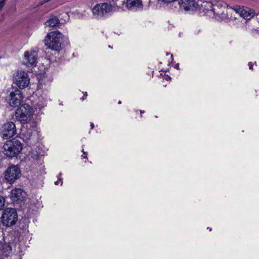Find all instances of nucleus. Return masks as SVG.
Returning a JSON list of instances; mask_svg holds the SVG:
<instances>
[{
    "label": "nucleus",
    "mask_w": 259,
    "mask_h": 259,
    "mask_svg": "<svg viewBox=\"0 0 259 259\" xmlns=\"http://www.w3.org/2000/svg\"><path fill=\"white\" fill-rule=\"evenodd\" d=\"M58 180L55 182V184L56 185H59V183H60L61 185H62L63 184V181L62 179V173L60 172L59 174L57 176Z\"/></svg>",
    "instance_id": "obj_22"
},
{
    "label": "nucleus",
    "mask_w": 259,
    "mask_h": 259,
    "mask_svg": "<svg viewBox=\"0 0 259 259\" xmlns=\"http://www.w3.org/2000/svg\"><path fill=\"white\" fill-rule=\"evenodd\" d=\"M213 2L205 0H197V10L203 12L205 15L212 17L209 11H212Z\"/></svg>",
    "instance_id": "obj_18"
},
{
    "label": "nucleus",
    "mask_w": 259,
    "mask_h": 259,
    "mask_svg": "<svg viewBox=\"0 0 259 259\" xmlns=\"http://www.w3.org/2000/svg\"><path fill=\"white\" fill-rule=\"evenodd\" d=\"M175 68L177 69H179V64H177L176 65H175Z\"/></svg>",
    "instance_id": "obj_29"
},
{
    "label": "nucleus",
    "mask_w": 259,
    "mask_h": 259,
    "mask_svg": "<svg viewBox=\"0 0 259 259\" xmlns=\"http://www.w3.org/2000/svg\"><path fill=\"white\" fill-rule=\"evenodd\" d=\"M164 79L167 80H168L170 79V77L169 76H168V75H166L164 76Z\"/></svg>",
    "instance_id": "obj_26"
},
{
    "label": "nucleus",
    "mask_w": 259,
    "mask_h": 259,
    "mask_svg": "<svg viewBox=\"0 0 259 259\" xmlns=\"http://www.w3.org/2000/svg\"><path fill=\"white\" fill-rule=\"evenodd\" d=\"M37 59V51L34 49H30L24 52L22 64L27 67H34L36 65Z\"/></svg>",
    "instance_id": "obj_9"
},
{
    "label": "nucleus",
    "mask_w": 259,
    "mask_h": 259,
    "mask_svg": "<svg viewBox=\"0 0 259 259\" xmlns=\"http://www.w3.org/2000/svg\"><path fill=\"white\" fill-rule=\"evenodd\" d=\"M23 146L18 140L13 139L7 141L3 146V153L7 157H15L22 151Z\"/></svg>",
    "instance_id": "obj_4"
},
{
    "label": "nucleus",
    "mask_w": 259,
    "mask_h": 259,
    "mask_svg": "<svg viewBox=\"0 0 259 259\" xmlns=\"http://www.w3.org/2000/svg\"><path fill=\"white\" fill-rule=\"evenodd\" d=\"M20 175L21 171L20 168L17 165H12L6 170L5 178L8 182L13 183L17 179L20 178Z\"/></svg>",
    "instance_id": "obj_13"
},
{
    "label": "nucleus",
    "mask_w": 259,
    "mask_h": 259,
    "mask_svg": "<svg viewBox=\"0 0 259 259\" xmlns=\"http://www.w3.org/2000/svg\"><path fill=\"white\" fill-rule=\"evenodd\" d=\"M27 193L22 189L16 188L11 190L10 198L12 200L16 203H20L25 200Z\"/></svg>",
    "instance_id": "obj_17"
},
{
    "label": "nucleus",
    "mask_w": 259,
    "mask_h": 259,
    "mask_svg": "<svg viewBox=\"0 0 259 259\" xmlns=\"http://www.w3.org/2000/svg\"><path fill=\"white\" fill-rule=\"evenodd\" d=\"M180 9L185 12H193L197 10V1L179 0Z\"/></svg>",
    "instance_id": "obj_15"
},
{
    "label": "nucleus",
    "mask_w": 259,
    "mask_h": 259,
    "mask_svg": "<svg viewBox=\"0 0 259 259\" xmlns=\"http://www.w3.org/2000/svg\"><path fill=\"white\" fill-rule=\"evenodd\" d=\"M59 23V20L56 17L49 19L46 22V25L49 27H55Z\"/></svg>",
    "instance_id": "obj_20"
},
{
    "label": "nucleus",
    "mask_w": 259,
    "mask_h": 259,
    "mask_svg": "<svg viewBox=\"0 0 259 259\" xmlns=\"http://www.w3.org/2000/svg\"><path fill=\"white\" fill-rule=\"evenodd\" d=\"M118 9V7L116 3L103 2L94 5L91 9V12L94 18L101 20L111 16Z\"/></svg>",
    "instance_id": "obj_1"
},
{
    "label": "nucleus",
    "mask_w": 259,
    "mask_h": 259,
    "mask_svg": "<svg viewBox=\"0 0 259 259\" xmlns=\"http://www.w3.org/2000/svg\"><path fill=\"white\" fill-rule=\"evenodd\" d=\"M5 199L4 197L0 196V210L3 209L5 206Z\"/></svg>",
    "instance_id": "obj_23"
},
{
    "label": "nucleus",
    "mask_w": 259,
    "mask_h": 259,
    "mask_svg": "<svg viewBox=\"0 0 259 259\" xmlns=\"http://www.w3.org/2000/svg\"><path fill=\"white\" fill-rule=\"evenodd\" d=\"M4 233L0 229V259H4L5 257L9 256L12 250L9 243H4Z\"/></svg>",
    "instance_id": "obj_16"
},
{
    "label": "nucleus",
    "mask_w": 259,
    "mask_h": 259,
    "mask_svg": "<svg viewBox=\"0 0 259 259\" xmlns=\"http://www.w3.org/2000/svg\"><path fill=\"white\" fill-rule=\"evenodd\" d=\"M34 111L32 108L27 104L20 106L16 111V118L23 124L32 122Z\"/></svg>",
    "instance_id": "obj_5"
},
{
    "label": "nucleus",
    "mask_w": 259,
    "mask_h": 259,
    "mask_svg": "<svg viewBox=\"0 0 259 259\" xmlns=\"http://www.w3.org/2000/svg\"><path fill=\"white\" fill-rule=\"evenodd\" d=\"M16 131L15 123L12 122H8L1 127V136L3 139H10L15 135Z\"/></svg>",
    "instance_id": "obj_12"
},
{
    "label": "nucleus",
    "mask_w": 259,
    "mask_h": 259,
    "mask_svg": "<svg viewBox=\"0 0 259 259\" xmlns=\"http://www.w3.org/2000/svg\"><path fill=\"white\" fill-rule=\"evenodd\" d=\"M83 158H87V155H85L84 156H83Z\"/></svg>",
    "instance_id": "obj_32"
},
{
    "label": "nucleus",
    "mask_w": 259,
    "mask_h": 259,
    "mask_svg": "<svg viewBox=\"0 0 259 259\" xmlns=\"http://www.w3.org/2000/svg\"><path fill=\"white\" fill-rule=\"evenodd\" d=\"M87 96V92H85V94L84 95V96H83V97H82V98H81V100H84V99H85V98H86Z\"/></svg>",
    "instance_id": "obj_27"
},
{
    "label": "nucleus",
    "mask_w": 259,
    "mask_h": 259,
    "mask_svg": "<svg viewBox=\"0 0 259 259\" xmlns=\"http://www.w3.org/2000/svg\"><path fill=\"white\" fill-rule=\"evenodd\" d=\"M46 105V101L42 97H38V102L34 105L36 109H41Z\"/></svg>",
    "instance_id": "obj_19"
},
{
    "label": "nucleus",
    "mask_w": 259,
    "mask_h": 259,
    "mask_svg": "<svg viewBox=\"0 0 259 259\" xmlns=\"http://www.w3.org/2000/svg\"><path fill=\"white\" fill-rule=\"evenodd\" d=\"M82 152H83L84 154H86V153L84 151V150H83V149H82Z\"/></svg>",
    "instance_id": "obj_31"
},
{
    "label": "nucleus",
    "mask_w": 259,
    "mask_h": 259,
    "mask_svg": "<svg viewBox=\"0 0 259 259\" xmlns=\"http://www.w3.org/2000/svg\"><path fill=\"white\" fill-rule=\"evenodd\" d=\"M121 101H119L118 102V104H121Z\"/></svg>",
    "instance_id": "obj_33"
},
{
    "label": "nucleus",
    "mask_w": 259,
    "mask_h": 259,
    "mask_svg": "<svg viewBox=\"0 0 259 259\" xmlns=\"http://www.w3.org/2000/svg\"><path fill=\"white\" fill-rule=\"evenodd\" d=\"M62 34L58 31H52L46 36L45 41L47 47L54 51H59L61 47Z\"/></svg>",
    "instance_id": "obj_6"
},
{
    "label": "nucleus",
    "mask_w": 259,
    "mask_h": 259,
    "mask_svg": "<svg viewBox=\"0 0 259 259\" xmlns=\"http://www.w3.org/2000/svg\"><path fill=\"white\" fill-rule=\"evenodd\" d=\"M6 98L9 105L14 107L19 105L23 100L21 91L16 87L8 89Z\"/></svg>",
    "instance_id": "obj_7"
},
{
    "label": "nucleus",
    "mask_w": 259,
    "mask_h": 259,
    "mask_svg": "<svg viewBox=\"0 0 259 259\" xmlns=\"http://www.w3.org/2000/svg\"><path fill=\"white\" fill-rule=\"evenodd\" d=\"M38 133L36 123L33 121L22 125L20 136L26 143L31 145L37 141Z\"/></svg>",
    "instance_id": "obj_2"
},
{
    "label": "nucleus",
    "mask_w": 259,
    "mask_h": 259,
    "mask_svg": "<svg viewBox=\"0 0 259 259\" xmlns=\"http://www.w3.org/2000/svg\"><path fill=\"white\" fill-rule=\"evenodd\" d=\"M122 5H125V8L129 11H141L143 10L144 6L142 0H126L122 2Z\"/></svg>",
    "instance_id": "obj_14"
},
{
    "label": "nucleus",
    "mask_w": 259,
    "mask_h": 259,
    "mask_svg": "<svg viewBox=\"0 0 259 259\" xmlns=\"http://www.w3.org/2000/svg\"><path fill=\"white\" fill-rule=\"evenodd\" d=\"M17 213L14 208H7L5 209L2 216V223L3 225L10 227L14 225L17 221Z\"/></svg>",
    "instance_id": "obj_8"
},
{
    "label": "nucleus",
    "mask_w": 259,
    "mask_h": 259,
    "mask_svg": "<svg viewBox=\"0 0 259 259\" xmlns=\"http://www.w3.org/2000/svg\"><path fill=\"white\" fill-rule=\"evenodd\" d=\"M14 83L20 89L27 87L29 84V78L28 74L22 70H20L14 75Z\"/></svg>",
    "instance_id": "obj_10"
},
{
    "label": "nucleus",
    "mask_w": 259,
    "mask_h": 259,
    "mask_svg": "<svg viewBox=\"0 0 259 259\" xmlns=\"http://www.w3.org/2000/svg\"><path fill=\"white\" fill-rule=\"evenodd\" d=\"M140 111L141 114H142V113H144V111H142V110H140Z\"/></svg>",
    "instance_id": "obj_30"
},
{
    "label": "nucleus",
    "mask_w": 259,
    "mask_h": 259,
    "mask_svg": "<svg viewBox=\"0 0 259 259\" xmlns=\"http://www.w3.org/2000/svg\"><path fill=\"white\" fill-rule=\"evenodd\" d=\"M235 14H238L245 20H250L255 15L253 9L248 7L236 6L233 9L232 16L235 17Z\"/></svg>",
    "instance_id": "obj_11"
},
{
    "label": "nucleus",
    "mask_w": 259,
    "mask_h": 259,
    "mask_svg": "<svg viewBox=\"0 0 259 259\" xmlns=\"http://www.w3.org/2000/svg\"><path fill=\"white\" fill-rule=\"evenodd\" d=\"M6 0H0V11L2 10L3 8L5 5V1Z\"/></svg>",
    "instance_id": "obj_24"
},
{
    "label": "nucleus",
    "mask_w": 259,
    "mask_h": 259,
    "mask_svg": "<svg viewBox=\"0 0 259 259\" xmlns=\"http://www.w3.org/2000/svg\"><path fill=\"white\" fill-rule=\"evenodd\" d=\"M227 4L221 1H213L212 11H209L212 17L218 16L222 20L236 19V17L232 16L233 9H228Z\"/></svg>",
    "instance_id": "obj_3"
},
{
    "label": "nucleus",
    "mask_w": 259,
    "mask_h": 259,
    "mask_svg": "<svg viewBox=\"0 0 259 259\" xmlns=\"http://www.w3.org/2000/svg\"><path fill=\"white\" fill-rule=\"evenodd\" d=\"M91 129H93L94 127V124L93 122H91Z\"/></svg>",
    "instance_id": "obj_28"
},
{
    "label": "nucleus",
    "mask_w": 259,
    "mask_h": 259,
    "mask_svg": "<svg viewBox=\"0 0 259 259\" xmlns=\"http://www.w3.org/2000/svg\"><path fill=\"white\" fill-rule=\"evenodd\" d=\"M248 66L250 69H252L253 64L251 62L248 63Z\"/></svg>",
    "instance_id": "obj_25"
},
{
    "label": "nucleus",
    "mask_w": 259,
    "mask_h": 259,
    "mask_svg": "<svg viewBox=\"0 0 259 259\" xmlns=\"http://www.w3.org/2000/svg\"><path fill=\"white\" fill-rule=\"evenodd\" d=\"M154 1L155 2H161L164 3H171L172 2L176 1L177 0H154ZM153 3H154V2L153 0H149V6H152Z\"/></svg>",
    "instance_id": "obj_21"
}]
</instances>
